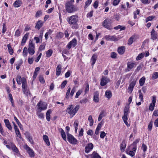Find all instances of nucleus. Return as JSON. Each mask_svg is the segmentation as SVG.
I'll list each match as a JSON object with an SVG mask.
<instances>
[{
    "mask_svg": "<svg viewBox=\"0 0 158 158\" xmlns=\"http://www.w3.org/2000/svg\"><path fill=\"white\" fill-rule=\"evenodd\" d=\"M80 108L79 106L76 105L74 108V106L72 105H70L66 110L67 112L70 115L71 117V118H72L77 113Z\"/></svg>",
    "mask_w": 158,
    "mask_h": 158,
    "instance_id": "1",
    "label": "nucleus"
},
{
    "mask_svg": "<svg viewBox=\"0 0 158 158\" xmlns=\"http://www.w3.org/2000/svg\"><path fill=\"white\" fill-rule=\"evenodd\" d=\"M66 11L69 13H72L77 10V8L73 4L70 2H67L65 5Z\"/></svg>",
    "mask_w": 158,
    "mask_h": 158,
    "instance_id": "2",
    "label": "nucleus"
},
{
    "mask_svg": "<svg viewBox=\"0 0 158 158\" xmlns=\"http://www.w3.org/2000/svg\"><path fill=\"white\" fill-rule=\"evenodd\" d=\"M78 17L77 15H73L68 17L67 20L70 25H75L78 20Z\"/></svg>",
    "mask_w": 158,
    "mask_h": 158,
    "instance_id": "3",
    "label": "nucleus"
},
{
    "mask_svg": "<svg viewBox=\"0 0 158 158\" xmlns=\"http://www.w3.org/2000/svg\"><path fill=\"white\" fill-rule=\"evenodd\" d=\"M112 22L111 19L107 18L102 22V25L108 29L111 30L112 28L110 27V26Z\"/></svg>",
    "mask_w": 158,
    "mask_h": 158,
    "instance_id": "4",
    "label": "nucleus"
},
{
    "mask_svg": "<svg viewBox=\"0 0 158 158\" xmlns=\"http://www.w3.org/2000/svg\"><path fill=\"white\" fill-rule=\"evenodd\" d=\"M67 135L68 140L71 144H76L78 143L77 140L72 135L67 132Z\"/></svg>",
    "mask_w": 158,
    "mask_h": 158,
    "instance_id": "5",
    "label": "nucleus"
},
{
    "mask_svg": "<svg viewBox=\"0 0 158 158\" xmlns=\"http://www.w3.org/2000/svg\"><path fill=\"white\" fill-rule=\"evenodd\" d=\"M38 106L37 109L41 112V111L45 110L47 108V105L46 103L44 102L40 101L37 104Z\"/></svg>",
    "mask_w": 158,
    "mask_h": 158,
    "instance_id": "6",
    "label": "nucleus"
},
{
    "mask_svg": "<svg viewBox=\"0 0 158 158\" xmlns=\"http://www.w3.org/2000/svg\"><path fill=\"white\" fill-rule=\"evenodd\" d=\"M22 90L24 94H27L28 93V90L27 89V82L26 78L23 77L22 78Z\"/></svg>",
    "mask_w": 158,
    "mask_h": 158,
    "instance_id": "7",
    "label": "nucleus"
},
{
    "mask_svg": "<svg viewBox=\"0 0 158 158\" xmlns=\"http://www.w3.org/2000/svg\"><path fill=\"white\" fill-rule=\"evenodd\" d=\"M77 44V41L75 38H74L68 44L67 46V47L68 49H70L71 48L72 46H73V47H74Z\"/></svg>",
    "mask_w": 158,
    "mask_h": 158,
    "instance_id": "8",
    "label": "nucleus"
},
{
    "mask_svg": "<svg viewBox=\"0 0 158 158\" xmlns=\"http://www.w3.org/2000/svg\"><path fill=\"white\" fill-rule=\"evenodd\" d=\"M24 148L26 150L27 153L30 157H34L35 156V153L27 145L24 146Z\"/></svg>",
    "mask_w": 158,
    "mask_h": 158,
    "instance_id": "9",
    "label": "nucleus"
},
{
    "mask_svg": "<svg viewBox=\"0 0 158 158\" xmlns=\"http://www.w3.org/2000/svg\"><path fill=\"white\" fill-rule=\"evenodd\" d=\"M109 81V79L107 77H103L101 80L100 85L102 86H104Z\"/></svg>",
    "mask_w": 158,
    "mask_h": 158,
    "instance_id": "10",
    "label": "nucleus"
},
{
    "mask_svg": "<svg viewBox=\"0 0 158 158\" xmlns=\"http://www.w3.org/2000/svg\"><path fill=\"white\" fill-rule=\"evenodd\" d=\"M105 38L107 41L110 40L116 41L118 40V39L115 36L110 35H106L105 36Z\"/></svg>",
    "mask_w": 158,
    "mask_h": 158,
    "instance_id": "11",
    "label": "nucleus"
},
{
    "mask_svg": "<svg viewBox=\"0 0 158 158\" xmlns=\"http://www.w3.org/2000/svg\"><path fill=\"white\" fill-rule=\"evenodd\" d=\"M94 146L93 144L91 143H89L85 148V152L86 153H89L93 148Z\"/></svg>",
    "mask_w": 158,
    "mask_h": 158,
    "instance_id": "12",
    "label": "nucleus"
},
{
    "mask_svg": "<svg viewBox=\"0 0 158 158\" xmlns=\"http://www.w3.org/2000/svg\"><path fill=\"white\" fill-rule=\"evenodd\" d=\"M136 81H132L130 84L128 88L129 89L128 92L130 93H131L132 92L133 89L134 87L136 84Z\"/></svg>",
    "mask_w": 158,
    "mask_h": 158,
    "instance_id": "13",
    "label": "nucleus"
},
{
    "mask_svg": "<svg viewBox=\"0 0 158 158\" xmlns=\"http://www.w3.org/2000/svg\"><path fill=\"white\" fill-rule=\"evenodd\" d=\"M127 70L128 71H129L134 68L135 64L131 62H129L127 63Z\"/></svg>",
    "mask_w": 158,
    "mask_h": 158,
    "instance_id": "14",
    "label": "nucleus"
},
{
    "mask_svg": "<svg viewBox=\"0 0 158 158\" xmlns=\"http://www.w3.org/2000/svg\"><path fill=\"white\" fill-rule=\"evenodd\" d=\"M93 100L96 102H99V93L98 91H96L94 93Z\"/></svg>",
    "mask_w": 158,
    "mask_h": 158,
    "instance_id": "15",
    "label": "nucleus"
},
{
    "mask_svg": "<svg viewBox=\"0 0 158 158\" xmlns=\"http://www.w3.org/2000/svg\"><path fill=\"white\" fill-rule=\"evenodd\" d=\"M125 50V48L124 46H121L118 48L117 51L119 54L122 55L124 53Z\"/></svg>",
    "mask_w": 158,
    "mask_h": 158,
    "instance_id": "16",
    "label": "nucleus"
},
{
    "mask_svg": "<svg viewBox=\"0 0 158 158\" xmlns=\"http://www.w3.org/2000/svg\"><path fill=\"white\" fill-rule=\"evenodd\" d=\"M151 39L153 40H156L157 38V34L154 29H153L151 31Z\"/></svg>",
    "mask_w": 158,
    "mask_h": 158,
    "instance_id": "17",
    "label": "nucleus"
},
{
    "mask_svg": "<svg viewBox=\"0 0 158 158\" xmlns=\"http://www.w3.org/2000/svg\"><path fill=\"white\" fill-rule=\"evenodd\" d=\"M29 35V33H27L23 37L22 40L21 41V45H23L26 42V41L28 38V35Z\"/></svg>",
    "mask_w": 158,
    "mask_h": 158,
    "instance_id": "18",
    "label": "nucleus"
},
{
    "mask_svg": "<svg viewBox=\"0 0 158 158\" xmlns=\"http://www.w3.org/2000/svg\"><path fill=\"white\" fill-rule=\"evenodd\" d=\"M126 146V142L125 140H123L122 142L120 145V150L122 152H123L125 149Z\"/></svg>",
    "mask_w": 158,
    "mask_h": 158,
    "instance_id": "19",
    "label": "nucleus"
},
{
    "mask_svg": "<svg viewBox=\"0 0 158 158\" xmlns=\"http://www.w3.org/2000/svg\"><path fill=\"white\" fill-rule=\"evenodd\" d=\"M58 130L60 132H61V136L63 139L64 141H66V135L64 130L62 128H59L58 129Z\"/></svg>",
    "mask_w": 158,
    "mask_h": 158,
    "instance_id": "20",
    "label": "nucleus"
},
{
    "mask_svg": "<svg viewBox=\"0 0 158 158\" xmlns=\"http://www.w3.org/2000/svg\"><path fill=\"white\" fill-rule=\"evenodd\" d=\"M4 123L6 127L10 130H12V127L10 124L9 121L8 119H6L4 120Z\"/></svg>",
    "mask_w": 158,
    "mask_h": 158,
    "instance_id": "21",
    "label": "nucleus"
},
{
    "mask_svg": "<svg viewBox=\"0 0 158 158\" xmlns=\"http://www.w3.org/2000/svg\"><path fill=\"white\" fill-rule=\"evenodd\" d=\"M97 59V54H94L92 56L91 58V60L92 61V65L93 66L95 64L96 60Z\"/></svg>",
    "mask_w": 158,
    "mask_h": 158,
    "instance_id": "22",
    "label": "nucleus"
},
{
    "mask_svg": "<svg viewBox=\"0 0 158 158\" xmlns=\"http://www.w3.org/2000/svg\"><path fill=\"white\" fill-rule=\"evenodd\" d=\"M43 139L44 142L46 143L48 146L50 145V143L48 137L46 135H44L43 136Z\"/></svg>",
    "mask_w": 158,
    "mask_h": 158,
    "instance_id": "23",
    "label": "nucleus"
},
{
    "mask_svg": "<svg viewBox=\"0 0 158 158\" xmlns=\"http://www.w3.org/2000/svg\"><path fill=\"white\" fill-rule=\"evenodd\" d=\"M61 66L60 64H59L57 66L56 70V74L57 76H58L60 75L61 72Z\"/></svg>",
    "mask_w": 158,
    "mask_h": 158,
    "instance_id": "24",
    "label": "nucleus"
},
{
    "mask_svg": "<svg viewBox=\"0 0 158 158\" xmlns=\"http://www.w3.org/2000/svg\"><path fill=\"white\" fill-rule=\"evenodd\" d=\"M43 24L42 21L41 20H39L37 22L35 27L39 29L42 27Z\"/></svg>",
    "mask_w": 158,
    "mask_h": 158,
    "instance_id": "25",
    "label": "nucleus"
},
{
    "mask_svg": "<svg viewBox=\"0 0 158 158\" xmlns=\"http://www.w3.org/2000/svg\"><path fill=\"white\" fill-rule=\"evenodd\" d=\"M21 5V1L20 0H17L14 3L13 5L15 7H18Z\"/></svg>",
    "mask_w": 158,
    "mask_h": 158,
    "instance_id": "26",
    "label": "nucleus"
},
{
    "mask_svg": "<svg viewBox=\"0 0 158 158\" xmlns=\"http://www.w3.org/2000/svg\"><path fill=\"white\" fill-rule=\"evenodd\" d=\"M112 94L110 90H107L105 92V96L108 99H110L112 97Z\"/></svg>",
    "mask_w": 158,
    "mask_h": 158,
    "instance_id": "27",
    "label": "nucleus"
},
{
    "mask_svg": "<svg viewBox=\"0 0 158 158\" xmlns=\"http://www.w3.org/2000/svg\"><path fill=\"white\" fill-rule=\"evenodd\" d=\"M52 111L51 110H48L46 113V118L48 121H50V114L51 113Z\"/></svg>",
    "mask_w": 158,
    "mask_h": 158,
    "instance_id": "28",
    "label": "nucleus"
},
{
    "mask_svg": "<svg viewBox=\"0 0 158 158\" xmlns=\"http://www.w3.org/2000/svg\"><path fill=\"white\" fill-rule=\"evenodd\" d=\"M7 47L8 48L9 52L10 55H12L13 54V50L12 48L11 47L10 44H8Z\"/></svg>",
    "mask_w": 158,
    "mask_h": 158,
    "instance_id": "29",
    "label": "nucleus"
},
{
    "mask_svg": "<svg viewBox=\"0 0 158 158\" xmlns=\"http://www.w3.org/2000/svg\"><path fill=\"white\" fill-rule=\"evenodd\" d=\"M145 81V78L143 77L139 80V83L141 86H142L144 84Z\"/></svg>",
    "mask_w": 158,
    "mask_h": 158,
    "instance_id": "30",
    "label": "nucleus"
},
{
    "mask_svg": "<svg viewBox=\"0 0 158 158\" xmlns=\"http://www.w3.org/2000/svg\"><path fill=\"white\" fill-rule=\"evenodd\" d=\"M16 81L18 85H20L22 82V78L20 76H18L17 77Z\"/></svg>",
    "mask_w": 158,
    "mask_h": 158,
    "instance_id": "31",
    "label": "nucleus"
},
{
    "mask_svg": "<svg viewBox=\"0 0 158 158\" xmlns=\"http://www.w3.org/2000/svg\"><path fill=\"white\" fill-rule=\"evenodd\" d=\"M135 36H132L128 40V44L129 45H131V44L134 41V40H135Z\"/></svg>",
    "mask_w": 158,
    "mask_h": 158,
    "instance_id": "32",
    "label": "nucleus"
},
{
    "mask_svg": "<svg viewBox=\"0 0 158 158\" xmlns=\"http://www.w3.org/2000/svg\"><path fill=\"white\" fill-rule=\"evenodd\" d=\"M88 120L90 122L89 126H92L94 123V120L92 118V117L91 115H90L88 117Z\"/></svg>",
    "mask_w": 158,
    "mask_h": 158,
    "instance_id": "33",
    "label": "nucleus"
},
{
    "mask_svg": "<svg viewBox=\"0 0 158 158\" xmlns=\"http://www.w3.org/2000/svg\"><path fill=\"white\" fill-rule=\"evenodd\" d=\"M105 116L104 112L103 111L101 112L98 118V121H100L102 119V118Z\"/></svg>",
    "mask_w": 158,
    "mask_h": 158,
    "instance_id": "34",
    "label": "nucleus"
},
{
    "mask_svg": "<svg viewBox=\"0 0 158 158\" xmlns=\"http://www.w3.org/2000/svg\"><path fill=\"white\" fill-rule=\"evenodd\" d=\"M53 52L52 49H50L46 52V55L47 57H50L52 55Z\"/></svg>",
    "mask_w": 158,
    "mask_h": 158,
    "instance_id": "35",
    "label": "nucleus"
},
{
    "mask_svg": "<svg viewBox=\"0 0 158 158\" xmlns=\"http://www.w3.org/2000/svg\"><path fill=\"white\" fill-rule=\"evenodd\" d=\"M92 156H93V158H101L99 155L95 151L93 152Z\"/></svg>",
    "mask_w": 158,
    "mask_h": 158,
    "instance_id": "36",
    "label": "nucleus"
},
{
    "mask_svg": "<svg viewBox=\"0 0 158 158\" xmlns=\"http://www.w3.org/2000/svg\"><path fill=\"white\" fill-rule=\"evenodd\" d=\"M37 116H38L39 118L40 119H43L44 118V114L41 113L40 110H39V111H38L37 112Z\"/></svg>",
    "mask_w": 158,
    "mask_h": 158,
    "instance_id": "37",
    "label": "nucleus"
},
{
    "mask_svg": "<svg viewBox=\"0 0 158 158\" xmlns=\"http://www.w3.org/2000/svg\"><path fill=\"white\" fill-rule=\"evenodd\" d=\"M114 29L115 30H118V29H120L121 30H124L125 29L126 27L124 26L122 27V26L118 25L117 26L115 27L114 28Z\"/></svg>",
    "mask_w": 158,
    "mask_h": 158,
    "instance_id": "38",
    "label": "nucleus"
},
{
    "mask_svg": "<svg viewBox=\"0 0 158 158\" xmlns=\"http://www.w3.org/2000/svg\"><path fill=\"white\" fill-rule=\"evenodd\" d=\"M14 119L16 121L19 127L21 129L22 127L23 126L21 123H20L19 120L15 116L14 117Z\"/></svg>",
    "mask_w": 158,
    "mask_h": 158,
    "instance_id": "39",
    "label": "nucleus"
},
{
    "mask_svg": "<svg viewBox=\"0 0 158 158\" xmlns=\"http://www.w3.org/2000/svg\"><path fill=\"white\" fill-rule=\"evenodd\" d=\"M63 33L61 32H60L57 34L56 37L58 39H60L63 37Z\"/></svg>",
    "mask_w": 158,
    "mask_h": 158,
    "instance_id": "40",
    "label": "nucleus"
},
{
    "mask_svg": "<svg viewBox=\"0 0 158 158\" xmlns=\"http://www.w3.org/2000/svg\"><path fill=\"white\" fill-rule=\"evenodd\" d=\"M12 149L13 150V151L17 153L19 152V151L17 148L16 147L15 145L13 144L12 146Z\"/></svg>",
    "mask_w": 158,
    "mask_h": 158,
    "instance_id": "41",
    "label": "nucleus"
},
{
    "mask_svg": "<svg viewBox=\"0 0 158 158\" xmlns=\"http://www.w3.org/2000/svg\"><path fill=\"white\" fill-rule=\"evenodd\" d=\"M138 92L139 93V99L140 101L142 102H143V94L141 92V90H139L138 91Z\"/></svg>",
    "mask_w": 158,
    "mask_h": 158,
    "instance_id": "42",
    "label": "nucleus"
},
{
    "mask_svg": "<svg viewBox=\"0 0 158 158\" xmlns=\"http://www.w3.org/2000/svg\"><path fill=\"white\" fill-rule=\"evenodd\" d=\"M28 48L35 49L34 44L33 43L32 40H30L29 43V47Z\"/></svg>",
    "mask_w": 158,
    "mask_h": 158,
    "instance_id": "43",
    "label": "nucleus"
},
{
    "mask_svg": "<svg viewBox=\"0 0 158 158\" xmlns=\"http://www.w3.org/2000/svg\"><path fill=\"white\" fill-rule=\"evenodd\" d=\"M144 56V55L142 53L139 54L138 56L136 57V60H141Z\"/></svg>",
    "mask_w": 158,
    "mask_h": 158,
    "instance_id": "44",
    "label": "nucleus"
},
{
    "mask_svg": "<svg viewBox=\"0 0 158 158\" xmlns=\"http://www.w3.org/2000/svg\"><path fill=\"white\" fill-rule=\"evenodd\" d=\"M117 54L116 52H112L110 53V57L113 59L117 58Z\"/></svg>",
    "mask_w": 158,
    "mask_h": 158,
    "instance_id": "45",
    "label": "nucleus"
},
{
    "mask_svg": "<svg viewBox=\"0 0 158 158\" xmlns=\"http://www.w3.org/2000/svg\"><path fill=\"white\" fill-rule=\"evenodd\" d=\"M27 49L26 47L24 48L23 51V55L24 56H26L27 54Z\"/></svg>",
    "mask_w": 158,
    "mask_h": 158,
    "instance_id": "46",
    "label": "nucleus"
},
{
    "mask_svg": "<svg viewBox=\"0 0 158 158\" xmlns=\"http://www.w3.org/2000/svg\"><path fill=\"white\" fill-rule=\"evenodd\" d=\"M39 81L42 84H44L45 82V81L43 77L42 76H40L39 77Z\"/></svg>",
    "mask_w": 158,
    "mask_h": 158,
    "instance_id": "47",
    "label": "nucleus"
},
{
    "mask_svg": "<svg viewBox=\"0 0 158 158\" xmlns=\"http://www.w3.org/2000/svg\"><path fill=\"white\" fill-rule=\"evenodd\" d=\"M158 78V73H154L152 76V78L153 79H155Z\"/></svg>",
    "mask_w": 158,
    "mask_h": 158,
    "instance_id": "48",
    "label": "nucleus"
},
{
    "mask_svg": "<svg viewBox=\"0 0 158 158\" xmlns=\"http://www.w3.org/2000/svg\"><path fill=\"white\" fill-rule=\"evenodd\" d=\"M28 52L29 54L32 55L34 54L35 53L34 49L28 48Z\"/></svg>",
    "mask_w": 158,
    "mask_h": 158,
    "instance_id": "49",
    "label": "nucleus"
},
{
    "mask_svg": "<svg viewBox=\"0 0 158 158\" xmlns=\"http://www.w3.org/2000/svg\"><path fill=\"white\" fill-rule=\"evenodd\" d=\"M140 10H137L136 11L134 12V19H136L137 18L136 15H139V13Z\"/></svg>",
    "mask_w": 158,
    "mask_h": 158,
    "instance_id": "50",
    "label": "nucleus"
},
{
    "mask_svg": "<svg viewBox=\"0 0 158 158\" xmlns=\"http://www.w3.org/2000/svg\"><path fill=\"white\" fill-rule=\"evenodd\" d=\"M154 18V17L152 16H150L147 18L146 19L145 21L146 23L148 22V21L152 20Z\"/></svg>",
    "mask_w": 158,
    "mask_h": 158,
    "instance_id": "51",
    "label": "nucleus"
},
{
    "mask_svg": "<svg viewBox=\"0 0 158 158\" xmlns=\"http://www.w3.org/2000/svg\"><path fill=\"white\" fill-rule=\"evenodd\" d=\"M92 0H88L85 3V6L86 7H87L91 3Z\"/></svg>",
    "mask_w": 158,
    "mask_h": 158,
    "instance_id": "52",
    "label": "nucleus"
},
{
    "mask_svg": "<svg viewBox=\"0 0 158 158\" xmlns=\"http://www.w3.org/2000/svg\"><path fill=\"white\" fill-rule=\"evenodd\" d=\"M70 90L71 88L69 87L68 88L66 94V98L67 99H68L69 98V95L70 94Z\"/></svg>",
    "mask_w": 158,
    "mask_h": 158,
    "instance_id": "53",
    "label": "nucleus"
},
{
    "mask_svg": "<svg viewBox=\"0 0 158 158\" xmlns=\"http://www.w3.org/2000/svg\"><path fill=\"white\" fill-rule=\"evenodd\" d=\"M135 152L133 151H130L129 152H127V153L131 157H133L135 155Z\"/></svg>",
    "mask_w": 158,
    "mask_h": 158,
    "instance_id": "54",
    "label": "nucleus"
},
{
    "mask_svg": "<svg viewBox=\"0 0 158 158\" xmlns=\"http://www.w3.org/2000/svg\"><path fill=\"white\" fill-rule=\"evenodd\" d=\"M152 122L151 121L149 123L148 127V130L151 131L152 130Z\"/></svg>",
    "mask_w": 158,
    "mask_h": 158,
    "instance_id": "55",
    "label": "nucleus"
},
{
    "mask_svg": "<svg viewBox=\"0 0 158 158\" xmlns=\"http://www.w3.org/2000/svg\"><path fill=\"white\" fill-rule=\"evenodd\" d=\"M102 124L103 123H102V122H100L98 124L96 129L100 130V129L102 127Z\"/></svg>",
    "mask_w": 158,
    "mask_h": 158,
    "instance_id": "56",
    "label": "nucleus"
},
{
    "mask_svg": "<svg viewBox=\"0 0 158 158\" xmlns=\"http://www.w3.org/2000/svg\"><path fill=\"white\" fill-rule=\"evenodd\" d=\"M142 149L143 150L144 152H145L147 150V146L144 143H143L141 147Z\"/></svg>",
    "mask_w": 158,
    "mask_h": 158,
    "instance_id": "57",
    "label": "nucleus"
},
{
    "mask_svg": "<svg viewBox=\"0 0 158 158\" xmlns=\"http://www.w3.org/2000/svg\"><path fill=\"white\" fill-rule=\"evenodd\" d=\"M156 102V97L155 96H153L152 97V102L151 104L155 105V103Z\"/></svg>",
    "mask_w": 158,
    "mask_h": 158,
    "instance_id": "58",
    "label": "nucleus"
},
{
    "mask_svg": "<svg viewBox=\"0 0 158 158\" xmlns=\"http://www.w3.org/2000/svg\"><path fill=\"white\" fill-rule=\"evenodd\" d=\"M67 83V81L66 80H64L63 81L61 85V88L63 89L64 88Z\"/></svg>",
    "mask_w": 158,
    "mask_h": 158,
    "instance_id": "59",
    "label": "nucleus"
},
{
    "mask_svg": "<svg viewBox=\"0 0 158 158\" xmlns=\"http://www.w3.org/2000/svg\"><path fill=\"white\" fill-rule=\"evenodd\" d=\"M15 133L16 135H17L18 137L19 138L21 139H23L21 134L20 133L19 130L18 131H17L15 132Z\"/></svg>",
    "mask_w": 158,
    "mask_h": 158,
    "instance_id": "60",
    "label": "nucleus"
},
{
    "mask_svg": "<svg viewBox=\"0 0 158 158\" xmlns=\"http://www.w3.org/2000/svg\"><path fill=\"white\" fill-rule=\"evenodd\" d=\"M20 35V33L19 29H17L15 31V35L17 37L19 36Z\"/></svg>",
    "mask_w": 158,
    "mask_h": 158,
    "instance_id": "61",
    "label": "nucleus"
},
{
    "mask_svg": "<svg viewBox=\"0 0 158 158\" xmlns=\"http://www.w3.org/2000/svg\"><path fill=\"white\" fill-rule=\"evenodd\" d=\"M120 0H114L113 2L114 6H115L118 5L120 2Z\"/></svg>",
    "mask_w": 158,
    "mask_h": 158,
    "instance_id": "62",
    "label": "nucleus"
},
{
    "mask_svg": "<svg viewBox=\"0 0 158 158\" xmlns=\"http://www.w3.org/2000/svg\"><path fill=\"white\" fill-rule=\"evenodd\" d=\"M82 92V91L81 90H79L76 93V95L75 96V98H78V96L81 94Z\"/></svg>",
    "mask_w": 158,
    "mask_h": 158,
    "instance_id": "63",
    "label": "nucleus"
},
{
    "mask_svg": "<svg viewBox=\"0 0 158 158\" xmlns=\"http://www.w3.org/2000/svg\"><path fill=\"white\" fill-rule=\"evenodd\" d=\"M42 14V12L41 11L39 10L35 14V17H38L41 15Z\"/></svg>",
    "mask_w": 158,
    "mask_h": 158,
    "instance_id": "64",
    "label": "nucleus"
}]
</instances>
